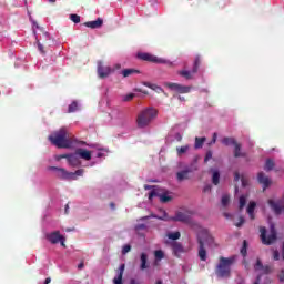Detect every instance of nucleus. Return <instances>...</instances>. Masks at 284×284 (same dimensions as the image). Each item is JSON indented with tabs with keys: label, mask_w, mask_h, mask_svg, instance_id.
Returning a JSON list of instances; mask_svg holds the SVG:
<instances>
[{
	"label": "nucleus",
	"mask_w": 284,
	"mask_h": 284,
	"mask_svg": "<svg viewBox=\"0 0 284 284\" xmlns=\"http://www.w3.org/2000/svg\"><path fill=\"white\" fill-rule=\"evenodd\" d=\"M159 219L160 221L186 223V225H190L191 227H193V230H200V233L197 234V241L200 244L199 257L201 258V261H207V252L205 251V245H209V247H216V243H214V237L210 235V232H207L206 229L201 227L199 223L192 220L191 212H176L174 216H169L168 213L164 212L163 216Z\"/></svg>",
	"instance_id": "nucleus-1"
},
{
	"label": "nucleus",
	"mask_w": 284,
	"mask_h": 284,
	"mask_svg": "<svg viewBox=\"0 0 284 284\" xmlns=\"http://www.w3.org/2000/svg\"><path fill=\"white\" fill-rule=\"evenodd\" d=\"M232 265H234V257H220L215 268L217 278H230L232 276Z\"/></svg>",
	"instance_id": "nucleus-2"
},
{
	"label": "nucleus",
	"mask_w": 284,
	"mask_h": 284,
	"mask_svg": "<svg viewBox=\"0 0 284 284\" xmlns=\"http://www.w3.org/2000/svg\"><path fill=\"white\" fill-rule=\"evenodd\" d=\"M49 141L57 148H70V145H72V141L70 140V135L68 134V131H65V128L49 135Z\"/></svg>",
	"instance_id": "nucleus-3"
},
{
	"label": "nucleus",
	"mask_w": 284,
	"mask_h": 284,
	"mask_svg": "<svg viewBox=\"0 0 284 284\" xmlns=\"http://www.w3.org/2000/svg\"><path fill=\"white\" fill-rule=\"evenodd\" d=\"M159 111L156 109L149 106L142 110L136 118L138 128H148L154 119H156Z\"/></svg>",
	"instance_id": "nucleus-4"
},
{
	"label": "nucleus",
	"mask_w": 284,
	"mask_h": 284,
	"mask_svg": "<svg viewBox=\"0 0 284 284\" xmlns=\"http://www.w3.org/2000/svg\"><path fill=\"white\" fill-rule=\"evenodd\" d=\"M261 241L264 245H272L276 241V230L274 225H271L270 234L267 235V230L263 226L260 227Z\"/></svg>",
	"instance_id": "nucleus-5"
},
{
	"label": "nucleus",
	"mask_w": 284,
	"mask_h": 284,
	"mask_svg": "<svg viewBox=\"0 0 284 284\" xmlns=\"http://www.w3.org/2000/svg\"><path fill=\"white\" fill-rule=\"evenodd\" d=\"M138 58L142 59V61H150L151 63H160V64L169 65L170 68L174 65L172 61L163 58H159L150 53H138Z\"/></svg>",
	"instance_id": "nucleus-6"
},
{
	"label": "nucleus",
	"mask_w": 284,
	"mask_h": 284,
	"mask_svg": "<svg viewBox=\"0 0 284 284\" xmlns=\"http://www.w3.org/2000/svg\"><path fill=\"white\" fill-rule=\"evenodd\" d=\"M154 196H159L161 203H170L172 201V193L171 192H162L161 189L155 187L149 193V201H152Z\"/></svg>",
	"instance_id": "nucleus-7"
},
{
	"label": "nucleus",
	"mask_w": 284,
	"mask_h": 284,
	"mask_svg": "<svg viewBox=\"0 0 284 284\" xmlns=\"http://www.w3.org/2000/svg\"><path fill=\"white\" fill-rule=\"evenodd\" d=\"M45 239L47 241H49V243H52L53 245L60 243L62 247H65V236L61 235V232L59 231L47 233Z\"/></svg>",
	"instance_id": "nucleus-8"
},
{
	"label": "nucleus",
	"mask_w": 284,
	"mask_h": 284,
	"mask_svg": "<svg viewBox=\"0 0 284 284\" xmlns=\"http://www.w3.org/2000/svg\"><path fill=\"white\" fill-rule=\"evenodd\" d=\"M165 85L171 90L172 92H176L178 94H189V92H192V87L174 83V82H166Z\"/></svg>",
	"instance_id": "nucleus-9"
},
{
	"label": "nucleus",
	"mask_w": 284,
	"mask_h": 284,
	"mask_svg": "<svg viewBox=\"0 0 284 284\" xmlns=\"http://www.w3.org/2000/svg\"><path fill=\"white\" fill-rule=\"evenodd\" d=\"M113 72L114 69L112 67L105 64L103 61H98V77L100 79H108Z\"/></svg>",
	"instance_id": "nucleus-10"
},
{
	"label": "nucleus",
	"mask_w": 284,
	"mask_h": 284,
	"mask_svg": "<svg viewBox=\"0 0 284 284\" xmlns=\"http://www.w3.org/2000/svg\"><path fill=\"white\" fill-rule=\"evenodd\" d=\"M48 170L51 172H55V176H58V179H62L63 181H70V176H72V174H70V171L63 168L49 166Z\"/></svg>",
	"instance_id": "nucleus-11"
},
{
	"label": "nucleus",
	"mask_w": 284,
	"mask_h": 284,
	"mask_svg": "<svg viewBox=\"0 0 284 284\" xmlns=\"http://www.w3.org/2000/svg\"><path fill=\"white\" fill-rule=\"evenodd\" d=\"M267 204L270 205L274 214H276L277 216L282 214L284 210L283 200L268 199Z\"/></svg>",
	"instance_id": "nucleus-12"
},
{
	"label": "nucleus",
	"mask_w": 284,
	"mask_h": 284,
	"mask_svg": "<svg viewBox=\"0 0 284 284\" xmlns=\"http://www.w3.org/2000/svg\"><path fill=\"white\" fill-rule=\"evenodd\" d=\"M199 170V166L196 164H193L192 166L183 170V171H180L176 173V179L178 181L181 183L183 181H187V179H190V172H194Z\"/></svg>",
	"instance_id": "nucleus-13"
},
{
	"label": "nucleus",
	"mask_w": 284,
	"mask_h": 284,
	"mask_svg": "<svg viewBox=\"0 0 284 284\" xmlns=\"http://www.w3.org/2000/svg\"><path fill=\"white\" fill-rule=\"evenodd\" d=\"M223 145H234V154L235 156H241V144L236 143L234 138H224L222 139Z\"/></svg>",
	"instance_id": "nucleus-14"
},
{
	"label": "nucleus",
	"mask_w": 284,
	"mask_h": 284,
	"mask_svg": "<svg viewBox=\"0 0 284 284\" xmlns=\"http://www.w3.org/2000/svg\"><path fill=\"white\" fill-rule=\"evenodd\" d=\"M254 270L257 274H272L273 268L270 265H263V263L261 262V260H257L255 265H254Z\"/></svg>",
	"instance_id": "nucleus-15"
},
{
	"label": "nucleus",
	"mask_w": 284,
	"mask_h": 284,
	"mask_svg": "<svg viewBox=\"0 0 284 284\" xmlns=\"http://www.w3.org/2000/svg\"><path fill=\"white\" fill-rule=\"evenodd\" d=\"M257 181L261 185H263V190H266L270 187V185H272V180L263 172L257 174Z\"/></svg>",
	"instance_id": "nucleus-16"
},
{
	"label": "nucleus",
	"mask_w": 284,
	"mask_h": 284,
	"mask_svg": "<svg viewBox=\"0 0 284 284\" xmlns=\"http://www.w3.org/2000/svg\"><path fill=\"white\" fill-rule=\"evenodd\" d=\"M67 161L72 168L81 165V160H79V154H77V151L73 154H69Z\"/></svg>",
	"instance_id": "nucleus-17"
},
{
	"label": "nucleus",
	"mask_w": 284,
	"mask_h": 284,
	"mask_svg": "<svg viewBox=\"0 0 284 284\" xmlns=\"http://www.w3.org/2000/svg\"><path fill=\"white\" fill-rule=\"evenodd\" d=\"M89 148H93V150H97V158L98 159H103L105 158V154H108L110 151L105 148H102L101 145L99 144H91L89 145Z\"/></svg>",
	"instance_id": "nucleus-18"
},
{
	"label": "nucleus",
	"mask_w": 284,
	"mask_h": 284,
	"mask_svg": "<svg viewBox=\"0 0 284 284\" xmlns=\"http://www.w3.org/2000/svg\"><path fill=\"white\" fill-rule=\"evenodd\" d=\"M92 152L88 151L87 149H78L77 154L80 159H83V161H91L92 160Z\"/></svg>",
	"instance_id": "nucleus-19"
},
{
	"label": "nucleus",
	"mask_w": 284,
	"mask_h": 284,
	"mask_svg": "<svg viewBox=\"0 0 284 284\" xmlns=\"http://www.w3.org/2000/svg\"><path fill=\"white\" fill-rule=\"evenodd\" d=\"M125 272V264H121L116 276L113 278V284H123V273Z\"/></svg>",
	"instance_id": "nucleus-20"
},
{
	"label": "nucleus",
	"mask_w": 284,
	"mask_h": 284,
	"mask_svg": "<svg viewBox=\"0 0 284 284\" xmlns=\"http://www.w3.org/2000/svg\"><path fill=\"white\" fill-rule=\"evenodd\" d=\"M84 26L91 30H97L103 26V19L98 18L95 21L85 22Z\"/></svg>",
	"instance_id": "nucleus-21"
},
{
	"label": "nucleus",
	"mask_w": 284,
	"mask_h": 284,
	"mask_svg": "<svg viewBox=\"0 0 284 284\" xmlns=\"http://www.w3.org/2000/svg\"><path fill=\"white\" fill-rule=\"evenodd\" d=\"M211 174H212V183L213 185H219L221 181V173L216 169H211Z\"/></svg>",
	"instance_id": "nucleus-22"
},
{
	"label": "nucleus",
	"mask_w": 284,
	"mask_h": 284,
	"mask_svg": "<svg viewBox=\"0 0 284 284\" xmlns=\"http://www.w3.org/2000/svg\"><path fill=\"white\" fill-rule=\"evenodd\" d=\"M172 250H173V253L175 254V256H181V254H183V252H185V250L183 248V245H181V243H179V242L173 243Z\"/></svg>",
	"instance_id": "nucleus-23"
},
{
	"label": "nucleus",
	"mask_w": 284,
	"mask_h": 284,
	"mask_svg": "<svg viewBox=\"0 0 284 284\" xmlns=\"http://www.w3.org/2000/svg\"><path fill=\"white\" fill-rule=\"evenodd\" d=\"M178 74H180V77H183L187 81L194 79V72L193 71L180 70V71H178Z\"/></svg>",
	"instance_id": "nucleus-24"
},
{
	"label": "nucleus",
	"mask_w": 284,
	"mask_h": 284,
	"mask_svg": "<svg viewBox=\"0 0 284 284\" xmlns=\"http://www.w3.org/2000/svg\"><path fill=\"white\" fill-rule=\"evenodd\" d=\"M143 85H145V88H150V90H153L154 92H158V94H161V92H163V88L156 84H152L150 82H143Z\"/></svg>",
	"instance_id": "nucleus-25"
},
{
	"label": "nucleus",
	"mask_w": 284,
	"mask_h": 284,
	"mask_svg": "<svg viewBox=\"0 0 284 284\" xmlns=\"http://www.w3.org/2000/svg\"><path fill=\"white\" fill-rule=\"evenodd\" d=\"M254 210H256V202H250L247 206V214L251 221H254Z\"/></svg>",
	"instance_id": "nucleus-26"
},
{
	"label": "nucleus",
	"mask_w": 284,
	"mask_h": 284,
	"mask_svg": "<svg viewBox=\"0 0 284 284\" xmlns=\"http://www.w3.org/2000/svg\"><path fill=\"white\" fill-rule=\"evenodd\" d=\"M84 173L85 171L83 169H79L75 172H70V181H77V179H79V176H83Z\"/></svg>",
	"instance_id": "nucleus-27"
},
{
	"label": "nucleus",
	"mask_w": 284,
	"mask_h": 284,
	"mask_svg": "<svg viewBox=\"0 0 284 284\" xmlns=\"http://www.w3.org/2000/svg\"><path fill=\"white\" fill-rule=\"evenodd\" d=\"M140 261H141L140 270H148V254L142 253Z\"/></svg>",
	"instance_id": "nucleus-28"
},
{
	"label": "nucleus",
	"mask_w": 284,
	"mask_h": 284,
	"mask_svg": "<svg viewBox=\"0 0 284 284\" xmlns=\"http://www.w3.org/2000/svg\"><path fill=\"white\" fill-rule=\"evenodd\" d=\"M166 239H170L171 241H179V239H181V232H168Z\"/></svg>",
	"instance_id": "nucleus-29"
},
{
	"label": "nucleus",
	"mask_w": 284,
	"mask_h": 284,
	"mask_svg": "<svg viewBox=\"0 0 284 284\" xmlns=\"http://www.w3.org/2000/svg\"><path fill=\"white\" fill-rule=\"evenodd\" d=\"M132 74H139V70H136V69H124L122 71V77H124V79H128V77H132Z\"/></svg>",
	"instance_id": "nucleus-30"
},
{
	"label": "nucleus",
	"mask_w": 284,
	"mask_h": 284,
	"mask_svg": "<svg viewBox=\"0 0 284 284\" xmlns=\"http://www.w3.org/2000/svg\"><path fill=\"white\" fill-rule=\"evenodd\" d=\"M189 151H190V145H187V144L176 148L178 156H183V154H186V152H189Z\"/></svg>",
	"instance_id": "nucleus-31"
},
{
	"label": "nucleus",
	"mask_w": 284,
	"mask_h": 284,
	"mask_svg": "<svg viewBox=\"0 0 284 284\" xmlns=\"http://www.w3.org/2000/svg\"><path fill=\"white\" fill-rule=\"evenodd\" d=\"M154 257L156 264L158 261H163V258H165V253L162 250H158L154 252Z\"/></svg>",
	"instance_id": "nucleus-32"
},
{
	"label": "nucleus",
	"mask_w": 284,
	"mask_h": 284,
	"mask_svg": "<svg viewBox=\"0 0 284 284\" xmlns=\"http://www.w3.org/2000/svg\"><path fill=\"white\" fill-rule=\"evenodd\" d=\"M205 138H195V150L203 148V143H205Z\"/></svg>",
	"instance_id": "nucleus-33"
},
{
	"label": "nucleus",
	"mask_w": 284,
	"mask_h": 284,
	"mask_svg": "<svg viewBox=\"0 0 284 284\" xmlns=\"http://www.w3.org/2000/svg\"><path fill=\"white\" fill-rule=\"evenodd\" d=\"M264 170H266V172H272V170H274V160H266Z\"/></svg>",
	"instance_id": "nucleus-34"
},
{
	"label": "nucleus",
	"mask_w": 284,
	"mask_h": 284,
	"mask_svg": "<svg viewBox=\"0 0 284 284\" xmlns=\"http://www.w3.org/2000/svg\"><path fill=\"white\" fill-rule=\"evenodd\" d=\"M222 207H227L230 205V196L227 194H223L221 199Z\"/></svg>",
	"instance_id": "nucleus-35"
},
{
	"label": "nucleus",
	"mask_w": 284,
	"mask_h": 284,
	"mask_svg": "<svg viewBox=\"0 0 284 284\" xmlns=\"http://www.w3.org/2000/svg\"><path fill=\"white\" fill-rule=\"evenodd\" d=\"M77 110H79V102L73 101V102L69 105L68 112H77Z\"/></svg>",
	"instance_id": "nucleus-36"
},
{
	"label": "nucleus",
	"mask_w": 284,
	"mask_h": 284,
	"mask_svg": "<svg viewBox=\"0 0 284 284\" xmlns=\"http://www.w3.org/2000/svg\"><path fill=\"white\" fill-rule=\"evenodd\" d=\"M69 18L73 23H81V17L79 14L72 13Z\"/></svg>",
	"instance_id": "nucleus-37"
},
{
	"label": "nucleus",
	"mask_w": 284,
	"mask_h": 284,
	"mask_svg": "<svg viewBox=\"0 0 284 284\" xmlns=\"http://www.w3.org/2000/svg\"><path fill=\"white\" fill-rule=\"evenodd\" d=\"M199 65H201V59L196 58L193 65V74H196L199 72Z\"/></svg>",
	"instance_id": "nucleus-38"
},
{
	"label": "nucleus",
	"mask_w": 284,
	"mask_h": 284,
	"mask_svg": "<svg viewBox=\"0 0 284 284\" xmlns=\"http://www.w3.org/2000/svg\"><path fill=\"white\" fill-rule=\"evenodd\" d=\"M245 203H247V196L246 195H242L240 197V210H243L245 207Z\"/></svg>",
	"instance_id": "nucleus-39"
},
{
	"label": "nucleus",
	"mask_w": 284,
	"mask_h": 284,
	"mask_svg": "<svg viewBox=\"0 0 284 284\" xmlns=\"http://www.w3.org/2000/svg\"><path fill=\"white\" fill-rule=\"evenodd\" d=\"M277 278H278L280 283H284V268H282V270L277 273Z\"/></svg>",
	"instance_id": "nucleus-40"
},
{
	"label": "nucleus",
	"mask_w": 284,
	"mask_h": 284,
	"mask_svg": "<svg viewBox=\"0 0 284 284\" xmlns=\"http://www.w3.org/2000/svg\"><path fill=\"white\" fill-rule=\"evenodd\" d=\"M134 99V93H129L123 95L122 101H132Z\"/></svg>",
	"instance_id": "nucleus-41"
},
{
	"label": "nucleus",
	"mask_w": 284,
	"mask_h": 284,
	"mask_svg": "<svg viewBox=\"0 0 284 284\" xmlns=\"http://www.w3.org/2000/svg\"><path fill=\"white\" fill-rule=\"evenodd\" d=\"M142 230H148V226L145 224L135 225V232H141Z\"/></svg>",
	"instance_id": "nucleus-42"
},
{
	"label": "nucleus",
	"mask_w": 284,
	"mask_h": 284,
	"mask_svg": "<svg viewBox=\"0 0 284 284\" xmlns=\"http://www.w3.org/2000/svg\"><path fill=\"white\" fill-rule=\"evenodd\" d=\"M132 250V246L130 244H125L122 248V254H128Z\"/></svg>",
	"instance_id": "nucleus-43"
},
{
	"label": "nucleus",
	"mask_w": 284,
	"mask_h": 284,
	"mask_svg": "<svg viewBox=\"0 0 284 284\" xmlns=\"http://www.w3.org/2000/svg\"><path fill=\"white\" fill-rule=\"evenodd\" d=\"M273 258H274V261H280L281 260V254L278 253V251L273 252Z\"/></svg>",
	"instance_id": "nucleus-44"
},
{
	"label": "nucleus",
	"mask_w": 284,
	"mask_h": 284,
	"mask_svg": "<svg viewBox=\"0 0 284 284\" xmlns=\"http://www.w3.org/2000/svg\"><path fill=\"white\" fill-rule=\"evenodd\" d=\"M182 140H183V135H181V133H175L174 134V141L181 142Z\"/></svg>",
	"instance_id": "nucleus-45"
},
{
	"label": "nucleus",
	"mask_w": 284,
	"mask_h": 284,
	"mask_svg": "<svg viewBox=\"0 0 284 284\" xmlns=\"http://www.w3.org/2000/svg\"><path fill=\"white\" fill-rule=\"evenodd\" d=\"M239 221H240V222H237V223L235 224L236 227H241V225H243V223H245V219L242 217V216L239 217Z\"/></svg>",
	"instance_id": "nucleus-46"
},
{
	"label": "nucleus",
	"mask_w": 284,
	"mask_h": 284,
	"mask_svg": "<svg viewBox=\"0 0 284 284\" xmlns=\"http://www.w3.org/2000/svg\"><path fill=\"white\" fill-rule=\"evenodd\" d=\"M69 154H61V155H55V161H61V159H67L68 160Z\"/></svg>",
	"instance_id": "nucleus-47"
},
{
	"label": "nucleus",
	"mask_w": 284,
	"mask_h": 284,
	"mask_svg": "<svg viewBox=\"0 0 284 284\" xmlns=\"http://www.w3.org/2000/svg\"><path fill=\"white\" fill-rule=\"evenodd\" d=\"M210 159H212V151H209L206 153L205 159H204L205 163H207V161H210Z\"/></svg>",
	"instance_id": "nucleus-48"
},
{
	"label": "nucleus",
	"mask_w": 284,
	"mask_h": 284,
	"mask_svg": "<svg viewBox=\"0 0 284 284\" xmlns=\"http://www.w3.org/2000/svg\"><path fill=\"white\" fill-rule=\"evenodd\" d=\"M38 50H39L42 54H45V51L43 50V44H41V42H38Z\"/></svg>",
	"instance_id": "nucleus-49"
},
{
	"label": "nucleus",
	"mask_w": 284,
	"mask_h": 284,
	"mask_svg": "<svg viewBox=\"0 0 284 284\" xmlns=\"http://www.w3.org/2000/svg\"><path fill=\"white\" fill-rule=\"evenodd\" d=\"M29 20L32 26H39V22H37V20L32 19V16H29Z\"/></svg>",
	"instance_id": "nucleus-50"
},
{
	"label": "nucleus",
	"mask_w": 284,
	"mask_h": 284,
	"mask_svg": "<svg viewBox=\"0 0 284 284\" xmlns=\"http://www.w3.org/2000/svg\"><path fill=\"white\" fill-rule=\"evenodd\" d=\"M148 219H156V215L143 216L140 221H148Z\"/></svg>",
	"instance_id": "nucleus-51"
},
{
	"label": "nucleus",
	"mask_w": 284,
	"mask_h": 284,
	"mask_svg": "<svg viewBox=\"0 0 284 284\" xmlns=\"http://www.w3.org/2000/svg\"><path fill=\"white\" fill-rule=\"evenodd\" d=\"M245 241H244V246H243V248L241 250V254L243 255V256H245V254H247V248L245 247Z\"/></svg>",
	"instance_id": "nucleus-52"
},
{
	"label": "nucleus",
	"mask_w": 284,
	"mask_h": 284,
	"mask_svg": "<svg viewBox=\"0 0 284 284\" xmlns=\"http://www.w3.org/2000/svg\"><path fill=\"white\" fill-rule=\"evenodd\" d=\"M241 181H242V186L246 187L247 186V181L245 180V178H242Z\"/></svg>",
	"instance_id": "nucleus-53"
},
{
	"label": "nucleus",
	"mask_w": 284,
	"mask_h": 284,
	"mask_svg": "<svg viewBox=\"0 0 284 284\" xmlns=\"http://www.w3.org/2000/svg\"><path fill=\"white\" fill-rule=\"evenodd\" d=\"M112 68V70H114V72H115V70H121V64H114L113 67H111Z\"/></svg>",
	"instance_id": "nucleus-54"
},
{
	"label": "nucleus",
	"mask_w": 284,
	"mask_h": 284,
	"mask_svg": "<svg viewBox=\"0 0 284 284\" xmlns=\"http://www.w3.org/2000/svg\"><path fill=\"white\" fill-rule=\"evenodd\" d=\"M241 179V175L239 174V172L234 173V181H239Z\"/></svg>",
	"instance_id": "nucleus-55"
},
{
	"label": "nucleus",
	"mask_w": 284,
	"mask_h": 284,
	"mask_svg": "<svg viewBox=\"0 0 284 284\" xmlns=\"http://www.w3.org/2000/svg\"><path fill=\"white\" fill-rule=\"evenodd\" d=\"M216 139H217V134L213 133V139H212V142H211V145H212V143H216Z\"/></svg>",
	"instance_id": "nucleus-56"
},
{
	"label": "nucleus",
	"mask_w": 284,
	"mask_h": 284,
	"mask_svg": "<svg viewBox=\"0 0 284 284\" xmlns=\"http://www.w3.org/2000/svg\"><path fill=\"white\" fill-rule=\"evenodd\" d=\"M210 190H212V186H211V185H206V186L204 187V192H210Z\"/></svg>",
	"instance_id": "nucleus-57"
},
{
	"label": "nucleus",
	"mask_w": 284,
	"mask_h": 284,
	"mask_svg": "<svg viewBox=\"0 0 284 284\" xmlns=\"http://www.w3.org/2000/svg\"><path fill=\"white\" fill-rule=\"evenodd\" d=\"M52 283V280L50 277H48L45 281H44V284H50Z\"/></svg>",
	"instance_id": "nucleus-58"
},
{
	"label": "nucleus",
	"mask_w": 284,
	"mask_h": 284,
	"mask_svg": "<svg viewBox=\"0 0 284 284\" xmlns=\"http://www.w3.org/2000/svg\"><path fill=\"white\" fill-rule=\"evenodd\" d=\"M130 284H141V283L136 282V280H131Z\"/></svg>",
	"instance_id": "nucleus-59"
},
{
	"label": "nucleus",
	"mask_w": 284,
	"mask_h": 284,
	"mask_svg": "<svg viewBox=\"0 0 284 284\" xmlns=\"http://www.w3.org/2000/svg\"><path fill=\"white\" fill-rule=\"evenodd\" d=\"M78 270H83V263H80V264L78 265Z\"/></svg>",
	"instance_id": "nucleus-60"
},
{
	"label": "nucleus",
	"mask_w": 284,
	"mask_h": 284,
	"mask_svg": "<svg viewBox=\"0 0 284 284\" xmlns=\"http://www.w3.org/2000/svg\"><path fill=\"white\" fill-rule=\"evenodd\" d=\"M260 283H261V277L258 276L254 284H260Z\"/></svg>",
	"instance_id": "nucleus-61"
},
{
	"label": "nucleus",
	"mask_w": 284,
	"mask_h": 284,
	"mask_svg": "<svg viewBox=\"0 0 284 284\" xmlns=\"http://www.w3.org/2000/svg\"><path fill=\"white\" fill-rule=\"evenodd\" d=\"M155 284H163V281L158 280V281L155 282Z\"/></svg>",
	"instance_id": "nucleus-62"
},
{
	"label": "nucleus",
	"mask_w": 284,
	"mask_h": 284,
	"mask_svg": "<svg viewBox=\"0 0 284 284\" xmlns=\"http://www.w3.org/2000/svg\"><path fill=\"white\" fill-rule=\"evenodd\" d=\"M179 100H180V101H185V98H183V97L180 95V97H179Z\"/></svg>",
	"instance_id": "nucleus-63"
},
{
	"label": "nucleus",
	"mask_w": 284,
	"mask_h": 284,
	"mask_svg": "<svg viewBox=\"0 0 284 284\" xmlns=\"http://www.w3.org/2000/svg\"><path fill=\"white\" fill-rule=\"evenodd\" d=\"M283 260H284V244H283Z\"/></svg>",
	"instance_id": "nucleus-64"
}]
</instances>
